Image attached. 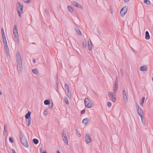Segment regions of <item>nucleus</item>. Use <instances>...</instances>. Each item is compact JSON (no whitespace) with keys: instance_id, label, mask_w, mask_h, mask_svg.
<instances>
[{"instance_id":"obj_19","label":"nucleus","mask_w":153,"mask_h":153,"mask_svg":"<svg viewBox=\"0 0 153 153\" xmlns=\"http://www.w3.org/2000/svg\"><path fill=\"white\" fill-rule=\"evenodd\" d=\"M123 98L125 102H127L128 100L127 94L123 95Z\"/></svg>"},{"instance_id":"obj_9","label":"nucleus","mask_w":153,"mask_h":153,"mask_svg":"<svg viewBox=\"0 0 153 153\" xmlns=\"http://www.w3.org/2000/svg\"><path fill=\"white\" fill-rule=\"evenodd\" d=\"M85 142L87 144L90 143L92 140L91 139L89 135L88 134H86L85 137Z\"/></svg>"},{"instance_id":"obj_29","label":"nucleus","mask_w":153,"mask_h":153,"mask_svg":"<svg viewBox=\"0 0 153 153\" xmlns=\"http://www.w3.org/2000/svg\"><path fill=\"white\" fill-rule=\"evenodd\" d=\"M144 2L147 5H150L151 4L150 1L149 0H144Z\"/></svg>"},{"instance_id":"obj_50","label":"nucleus","mask_w":153,"mask_h":153,"mask_svg":"<svg viewBox=\"0 0 153 153\" xmlns=\"http://www.w3.org/2000/svg\"><path fill=\"white\" fill-rule=\"evenodd\" d=\"M57 153H60V152L59 151H58L57 152Z\"/></svg>"},{"instance_id":"obj_46","label":"nucleus","mask_w":153,"mask_h":153,"mask_svg":"<svg viewBox=\"0 0 153 153\" xmlns=\"http://www.w3.org/2000/svg\"><path fill=\"white\" fill-rule=\"evenodd\" d=\"M12 150L13 153H16L15 150L14 149H12Z\"/></svg>"},{"instance_id":"obj_36","label":"nucleus","mask_w":153,"mask_h":153,"mask_svg":"<svg viewBox=\"0 0 153 153\" xmlns=\"http://www.w3.org/2000/svg\"><path fill=\"white\" fill-rule=\"evenodd\" d=\"M58 81H56V88L57 89V92L58 91Z\"/></svg>"},{"instance_id":"obj_21","label":"nucleus","mask_w":153,"mask_h":153,"mask_svg":"<svg viewBox=\"0 0 153 153\" xmlns=\"http://www.w3.org/2000/svg\"><path fill=\"white\" fill-rule=\"evenodd\" d=\"M67 8L70 12L72 13L74 11V9L71 6H68Z\"/></svg>"},{"instance_id":"obj_30","label":"nucleus","mask_w":153,"mask_h":153,"mask_svg":"<svg viewBox=\"0 0 153 153\" xmlns=\"http://www.w3.org/2000/svg\"><path fill=\"white\" fill-rule=\"evenodd\" d=\"M1 33L2 37L5 36V33L3 28L1 29Z\"/></svg>"},{"instance_id":"obj_16","label":"nucleus","mask_w":153,"mask_h":153,"mask_svg":"<svg viewBox=\"0 0 153 153\" xmlns=\"http://www.w3.org/2000/svg\"><path fill=\"white\" fill-rule=\"evenodd\" d=\"M31 121V118L26 120V124L27 126H29L30 124Z\"/></svg>"},{"instance_id":"obj_43","label":"nucleus","mask_w":153,"mask_h":153,"mask_svg":"<svg viewBox=\"0 0 153 153\" xmlns=\"http://www.w3.org/2000/svg\"><path fill=\"white\" fill-rule=\"evenodd\" d=\"M85 112V110L84 109H83L81 111V113L82 114H83V113H84Z\"/></svg>"},{"instance_id":"obj_23","label":"nucleus","mask_w":153,"mask_h":153,"mask_svg":"<svg viewBox=\"0 0 153 153\" xmlns=\"http://www.w3.org/2000/svg\"><path fill=\"white\" fill-rule=\"evenodd\" d=\"M65 89L67 90L68 94H69L70 93V91L69 88V87L68 85L66 83H65Z\"/></svg>"},{"instance_id":"obj_28","label":"nucleus","mask_w":153,"mask_h":153,"mask_svg":"<svg viewBox=\"0 0 153 153\" xmlns=\"http://www.w3.org/2000/svg\"><path fill=\"white\" fill-rule=\"evenodd\" d=\"M50 103V102L49 100H45L44 101V103L45 105H49Z\"/></svg>"},{"instance_id":"obj_22","label":"nucleus","mask_w":153,"mask_h":153,"mask_svg":"<svg viewBox=\"0 0 153 153\" xmlns=\"http://www.w3.org/2000/svg\"><path fill=\"white\" fill-rule=\"evenodd\" d=\"M3 42L4 43V45L7 44V40L6 39V36L2 37Z\"/></svg>"},{"instance_id":"obj_5","label":"nucleus","mask_w":153,"mask_h":153,"mask_svg":"<svg viewBox=\"0 0 153 153\" xmlns=\"http://www.w3.org/2000/svg\"><path fill=\"white\" fill-rule=\"evenodd\" d=\"M85 106L87 108H91L94 107V104L88 98H85L84 100Z\"/></svg>"},{"instance_id":"obj_17","label":"nucleus","mask_w":153,"mask_h":153,"mask_svg":"<svg viewBox=\"0 0 153 153\" xmlns=\"http://www.w3.org/2000/svg\"><path fill=\"white\" fill-rule=\"evenodd\" d=\"M145 38L147 40H148L150 39V36L148 31H146V32Z\"/></svg>"},{"instance_id":"obj_35","label":"nucleus","mask_w":153,"mask_h":153,"mask_svg":"<svg viewBox=\"0 0 153 153\" xmlns=\"http://www.w3.org/2000/svg\"><path fill=\"white\" fill-rule=\"evenodd\" d=\"M76 32L80 36L82 35V34L81 32L79 29L78 28L76 30Z\"/></svg>"},{"instance_id":"obj_48","label":"nucleus","mask_w":153,"mask_h":153,"mask_svg":"<svg viewBox=\"0 0 153 153\" xmlns=\"http://www.w3.org/2000/svg\"><path fill=\"white\" fill-rule=\"evenodd\" d=\"M33 61L34 63L36 62V60L34 59L33 60Z\"/></svg>"},{"instance_id":"obj_18","label":"nucleus","mask_w":153,"mask_h":153,"mask_svg":"<svg viewBox=\"0 0 153 153\" xmlns=\"http://www.w3.org/2000/svg\"><path fill=\"white\" fill-rule=\"evenodd\" d=\"M82 46L84 48H86L87 47V43L86 40L85 39H83L82 42Z\"/></svg>"},{"instance_id":"obj_1","label":"nucleus","mask_w":153,"mask_h":153,"mask_svg":"<svg viewBox=\"0 0 153 153\" xmlns=\"http://www.w3.org/2000/svg\"><path fill=\"white\" fill-rule=\"evenodd\" d=\"M16 62L17 69L19 72H21L23 68L22 62L20 54L18 52H17L16 54Z\"/></svg>"},{"instance_id":"obj_31","label":"nucleus","mask_w":153,"mask_h":153,"mask_svg":"<svg viewBox=\"0 0 153 153\" xmlns=\"http://www.w3.org/2000/svg\"><path fill=\"white\" fill-rule=\"evenodd\" d=\"M33 143L35 144H37L39 143V140L38 139H33Z\"/></svg>"},{"instance_id":"obj_14","label":"nucleus","mask_w":153,"mask_h":153,"mask_svg":"<svg viewBox=\"0 0 153 153\" xmlns=\"http://www.w3.org/2000/svg\"><path fill=\"white\" fill-rule=\"evenodd\" d=\"M72 4L73 5H74V6L76 7L77 8H80L81 7V5L75 1L73 2L72 3Z\"/></svg>"},{"instance_id":"obj_49","label":"nucleus","mask_w":153,"mask_h":153,"mask_svg":"<svg viewBox=\"0 0 153 153\" xmlns=\"http://www.w3.org/2000/svg\"><path fill=\"white\" fill-rule=\"evenodd\" d=\"M42 153H46V152L45 151H43Z\"/></svg>"},{"instance_id":"obj_27","label":"nucleus","mask_w":153,"mask_h":153,"mask_svg":"<svg viewBox=\"0 0 153 153\" xmlns=\"http://www.w3.org/2000/svg\"><path fill=\"white\" fill-rule=\"evenodd\" d=\"M114 85L118 86V80L117 77H116L115 80L114 82Z\"/></svg>"},{"instance_id":"obj_44","label":"nucleus","mask_w":153,"mask_h":153,"mask_svg":"<svg viewBox=\"0 0 153 153\" xmlns=\"http://www.w3.org/2000/svg\"><path fill=\"white\" fill-rule=\"evenodd\" d=\"M110 11L111 13L112 14L113 13V12L112 10L110 9Z\"/></svg>"},{"instance_id":"obj_15","label":"nucleus","mask_w":153,"mask_h":153,"mask_svg":"<svg viewBox=\"0 0 153 153\" xmlns=\"http://www.w3.org/2000/svg\"><path fill=\"white\" fill-rule=\"evenodd\" d=\"M31 114V112L30 111H29L27 112V113L26 114L25 116V118L26 119H30V115Z\"/></svg>"},{"instance_id":"obj_38","label":"nucleus","mask_w":153,"mask_h":153,"mask_svg":"<svg viewBox=\"0 0 153 153\" xmlns=\"http://www.w3.org/2000/svg\"><path fill=\"white\" fill-rule=\"evenodd\" d=\"M107 106L108 107H110L111 106V103L110 102H108L107 103Z\"/></svg>"},{"instance_id":"obj_10","label":"nucleus","mask_w":153,"mask_h":153,"mask_svg":"<svg viewBox=\"0 0 153 153\" xmlns=\"http://www.w3.org/2000/svg\"><path fill=\"white\" fill-rule=\"evenodd\" d=\"M63 140L66 145H68V141L66 135L65 134H63L62 135Z\"/></svg>"},{"instance_id":"obj_7","label":"nucleus","mask_w":153,"mask_h":153,"mask_svg":"<svg viewBox=\"0 0 153 153\" xmlns=\"http://www.w3.org/2000/svg\"><path fill=\"white\" fill-rule=\"evenodd\" d=\"M127 11V8L126 6H125L123 7L120 12V15L123 17L126 13Z\"/></svg>"},{"instance_id":"obj_39","label":"nucleus","mask_w":153,"mask_h":153,"mask_svg":"<svg viewBox=\"0 0 153 153\" xmlns=\"http://www.w3.org/2000/svg\"><path fill=\"white\" fill-rule=\"evenodd\" d=\"M53 106V103L52 102V103L51 105H49L48 107L49 108L51 109L52 108Z\"/></svg>"},{"instance_id":"obj_51","label":"nucleus","mask_w":153,"mask_h":153,"mask_svg":"<svg viewBox=\"0 0 153 153\" xmlns=\"http://www.w3.org/2000/svg\"><path fill=\"white\" fill-rule=\"evenodd\" d=\"M152 80H153V77L152 78Z\"/></svg>"},{"instance_id":"obj_25","label":"nucleus","mask_w":153,"mask_h":153,"mask_svg":"<svg viewBox=\"0 0 153 153\" xmlns=\"http://www.w3.org/2000/svg\"><path fill=\"white\" fill-rule=\"evenodd\" d=\"M145 97H142L141 100V102L140 105L141 106H143L144 102L145 101Z\"/></svg>"},{"instance_id":"obj_40","label":"nucleus","mask_w":153,"mask_h":153,"mask_svg":"<svg viewBox=\"0 0 153 153\" xmlns=\"http://www.w3.org/2000/svg\"><path fill=\"white\" fill-rule=\"evenodd\" d=\"M9 141L11 143H13V140L12 139L11 137L9 138Z\"/></svg>"},{"instance_id":"obj_41","label":"nucleus","mask_w":153,"mask_h":153,"mask_svg":"<svg viewBox=\"0 0 153 153\" xmlns=\"http://www.w3.org/2000/svg\"><path fill=\"white\" fill-rule=\"evenodd\" d=\"M23 1L26 3H28L30 2V0H23Z\"/></svg>"},{"instance_id":"obj_12","label":"nucleus","mask_w":153,"mask_h":153,"mask_svg":"<svg viewBox=\"0 0 153 153\" xmlns=\"http://www.w3.org/2000/svg\"><path fill=\"white\" fill-rule=\"evenodd\" d=\"M88 48L89 51H91L93 47L92 44L91 40L88 41Z\"/></svg>"},{"instance_id":"obj_26","label":"nucleus","mask_w":153,"mask_h":153,"mask_svg":"<svg viewBox=\"0 0 153 153\" xmlns=\"http://www.w3.org/2000/svg\"><path fill=\"white\" fill-rule=\"evenodd\" d=\"M32 72L35 74L37 75L39 74V72L37 69H33L32 70Z\"/></svg>"},{"instance_id":"obj_4","label":"nucleus","mask_w":153,"mask_h":153,"mask_svg":"<svg viewBox=\"0 0 153 153\" xmlns=\"http://www.w3.org/2000/svg\"><path fill=\"white\" fill-rule=\"evenodd\" d=\"M18 6L16 7V9L19 16L21 17L23 10V7L22 4L19 2L17 3Z\"/></svg>"},{"instance_id":"obj_45","label":"nucleus","mask_w":153,"mask_h":153,"mask_svg":"<svg viewBox=\"0 0 153 153\" xmlns=\"http://www.w3.org/2000/svg\"><path fill=\"white\" fill-rule=\"evenodd\" d=\"M40 151L41 153H42L43 152L42 151V149L40 148Z\"/></svg>"},{"instance_id":"obj_33","label":"nucleus","mask_w":153,"mask_h":153,"mask_svg":"<svg viewBox=\"0 0 153 153\" xmlns=\"http://www.w3.org/2000/svg\"><path fill=\"white\" fill-rule=\"evenodd\" d=\"M43 114L44 116H47L48 114V111L47 110H46L44 111Z\"/></svg>"},{"instance_id":"obj_37","label":"nucleus","mask_w":153,"mask_h":153,"mask_svg":"<svg viewBox=\"0 0 153 153\" xmlns=\"http://www.w3.org/2000/svg\"><path fill=\"white\" fill-rule=\"evenodd\" d=\"M123 95L127 94V93L126 92L125 89H123L122 91Z\"/></svg>"},{"instance_id":"obj_32","label":"nucleus","mask_w":153,"mask_h":153,"mask_svg":"<svg viewBox=\"0 0 153 153\" xmlns=\"http://www.w3.org/2000/svg\"><path fill=\"white\" fill-rule=\"evenodd\" d=\"M64 100L65 103L67 104H69V103L67 98L66 97H65L64 98Z\"/></svg>"},{"instance_id":"obj_3","label":"nucleus","mask_w":153,"mask_h":153,"mask_svg":"<svg viewBox=\"0 0 153 153\" xmlns=\"http://www.w3.org/2000/svg\"><path fill=\"white\" fill-rule=\"evenodd\" d=\"M20 139L22 144L25 147L27 148L28 144L25 136L23 133H21L20 135Z\"/></svg>"},{"instance_id":"obj_6","label":"nucleus","mask_w":153,"mask_h":153,"mask_svg":"<svg viewBox=\"0 0 153 153\" xmlns=\"http://www.w3.org/2000/svg\"><path fill=\"white\" fill-rule=\"evenodd\" d=\"M108 96L111 101L115 102L116 101V93L112 92H109L108 94Z\"/></svg>"},{"instance_id":"obj_34","label":"nucleus","mask_w":153,"mask_h":153,"mask_svg":"<svg viewBox=\"0 0 153 153\" xmlns=\"http://www.w3.org/2000/svg\"><path fill=\"white\" fill-rule=\"evenodd\" d=\"M76 135H77V137H81V135L80 134L79 132V131L78 130H76Z\"/></svg>"},{"instance_id":"obj_2","label":"nucleus","mask_w":153,"mask_h":153,"mask_svg":"<svg viewBox=\"0 0 153 153\" xmlns=\"http://www.w3.org/2000/svg\"><path fill=\"white\" fill-rule=\"evenodd\" d=\"M13 33L14 36V41L16 43L18 44L19 42V36L17 26L16 25H14Z\"/></svg>"},{"instance_id":"obj_47","label":"nucleus","mask_w":153,"mask_h":153,"mask_svg":"<svg viewBox=\"0 0 153 153\" xmlns=\"http://www.w3.org/2000/svg\"><path fill=\"white\" fill-rule=\"evenodd\" d=\"M129 0H124V2H128Z\"/></svg>"},{"instance_id":"obj_8","label":"nucleus","mask_w":153,"mask_h":153,"mask_svg":"<svg viewBox=\"0 0 153 153\" xmlns=\"http://www.w3.org/2000/svg\"><path fill=\"white\" fill-rule=\"evenodd\" d=\"M136 105L137 107V114L140 116V117H142L143 113V110L137 104H136Z\"/></svg>"},{"instance_id":"obj_20","label":"nucleus","mask_w":153,"mask_h":153,"mask_svg":"<svg viewBox=\"0 0 153 153\" xmlns=\"http://www.w3.org/2000/svg\"><path fill=\"white\" fill-rule=\"evenodd\" d=\"M88 118H86L83 119V120H82V122L84 124H86L88 123Z\"/></svg>"},{"instance_id":"obj_13","label":"nucleus","mask_w":153,"mask_h":153,"mask_svg":"<svg viewBox=\"0 0 153 153\" xmlns=\"http://www.w3.org/2000/svg\"><path fill=\"white\" fill-rule=\"evenodd\" d=\"M148 67L146 65H144L140 67V70L141 71H147Z\"/></svg>"},{"instance_id":"obj_42","label":"nucleus","mask_w":153,"mask_h":153,"mask_svg":"<svg viewBox=\"0 0 153 153\" xmlns=\"http://www.w3.org/2000/svg\"><path fill=\"white\" fill-rule=\"evenodd\" d=\"M140 118H141V122H142V123L143 124H144V122H143V116H142V117H140Z\"/></svg>"},{"instance_id":"obj_24","label":"nucleus","mask_w":153,"mask_h":153,"mask_svg":"<svg viewBox=\"0 0 153 153\" xmlns=\"http://www.w3.org/2000/svg\"><path fill=\"white\" fill-rule=\"evenodd\" d=\"M118 86H116V85L114 86V87H113L114 88H113V92H114L115 93H116L117 92V91L118 90Z\"/></svg>"},{"instance_id":"obj_11","label":"nucleus","mask_w":153,"mask_h":153,"mask_svg":"<svg viewBox=\"0 0 153 153\" xmlns=\"http://www.w3.org/2000/svg\"><path fill=\"white\" fill-rule=\"evenodd\" d=\"M4 48L5 51L8 55H10V52L7 44L4 45Z\"/></svg>"}]
</instances>
